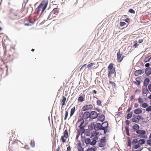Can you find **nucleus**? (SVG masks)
Returning <instances> with one entry per match:
<instances>
[{
  "mask_svg": "<svg viewBox=\"0 0 151 151\" xmlns=\"http://www.w3.org/2000/svg\"><path fill=\"white\" fill-rule=\"evenodd\" d=\"M108 70H113V64L112 63H111L109 64V65L108 67Z\"/></svg>",
  "mask_w": 151,
  "mask_h": 151,
  "instance_id": "obj_30",
  "label": "nucleus"
},
{
  "mask_svg": "<svg viewBox=\"0 0 151 151\" xmlns=\"http://www.w3.org/2000/svg\"><path fill=\"white\" fill-rule=\"evenodd\" d=\"M145 109L146 111L147 112H149L151 111V106H147V107Z\"/></svg>",
  "mask_w": 151,
  "mask_h": 151,
  "instance_id": "obj_48",
  "label": "nucleus"
},
{
  "mask_svg": "<svg viewBox=\"0 0 151 151\" xmlns=\"http://www.w3.org/2000/svg\"><path fill=\"white\" fill-rule=\"evenodd\" d=\"M85 142L86 145H89L90 144L91 140L89 138H87L85 139Z\"/></svg>",
  "mask_w": 151,
  "mask_h": 151,
  "instance_id": "obj_29",
  "label": "nucleus"
},
{
  "mask_svg": "<svg viewBox=\"0 0 151 151\" xmlns=\"http://www.w3.org/2000/svg\"><path fill=\"white\" fill-rule=\"evenodd\" d=\"M144 73L143 69L137 70L134 72V75L135 76H137L139 75L142 74Z\"/></svg>",
  "mask_w": 151,
  "mask_h": 151,
  "instance_id": "obj_6",
  "label": "nucleus"
},
{
  "mask_svg": "<svg viewBox=\"0 0 151 151\" xmlns=\"http://www.w3.org/2000/svg\"><path fill=\"white\" fill-rule=\"evenodd\" d=\"M150 65V64L149 63H146L145 65V66L147 67V68H150L149 67Z\"/></svg>",
  "mask_w": 151,
  "mask_h": 151,
  "instance_id": "obj_62",
  "label": "nucleus"
},
{
  "mask_svg": "<svg viewBox=\"0 0 151 151\" xmlns=\"http://www.w3.org/2000/svg\"><path fill=\"white\" fill-rule=\"evenodd\" d=\"M95 65V63H91L87 65V67L88 68H90L93 65Z\"/></svg>",
  "mask_w": 151,
  "mask_h": 151,
  "instance_id": "obj_47",
  "label": "nucleus"
},
{
  "mask_svg": "<svg viewBox=\"0 0 151 151\" xmlns=\"http://www.w3.org/2000/svg\"><path fill=\"white\" fill-rule=\"evenodd\" d=\"M148 106V104L146 103H145L141 105V106L144 108H146Z\"/></svg>",
  "mask_w": 151,
  "mask_h": 151,
  "instance_id": "obj_36",
  "label": "nucleus"
},
{
  "mask_svg": "<svg viewBox=\"0 0 151 151\" xmlns=\"http://www.w3.org/2000/svg\"><path fill=\"white\" fill-rule=\"evenodd\" d=\"M48 4V1H46L45 2V4L44 5V7H43L42 9H43L44 10H45V9H46L47 7V5Z\"/></svg>",
  "mask_w": 151,
  "mask_h": 151,
  "instance_id": "obj_41",
  "label": "nucleus"
},
{
  "mask_svg": "<svg viewBox=\"0 0 151 151\" xmlns=\"http://www.w3.org/2000/svg\"><path fill=\"white\" fill-rule=\"evenodd\" d=\"M126 24V23L124 22H120V25L121 27L123 26H124Z\"/></svg>",
  "mask_w": 151,
  "mask_h": 151,
  "instance_id": "obj_51",
  "label": "nucleus"
},
{
  "mask_svg": "<svg viewBox=\"0 0 151 151\" xmlns=\"http://www.w3.org/2000/svg\"><path fill=\"white\" fill-rule=\"evenodd\" d=\"M122 54H121L119 50L117 52V57L118 60L119 62H121L122 60V58H121Z\"/></svg>",
  "mask_w": 151,
  "mask_h": 151,
  "instance_id": "obj_8",
  "label": "nucleus"
},
{
  "mask_svg": "<svg viewBox=\"0 0 151 151\" xmlns=\"http://www.w3.org/2000/svg\"><path fill=\"white\" fill-rule=\"evenodd\" d=\"M145 142V140L144 139H140L138 141L139 144L141 145L144 144Z\"/></svg>",
  "mask_w": 151,
  "mask_h": 151,
  "instance_id": "obj_23",
  "label": "nucleus"
},
{
  "mask_svg": "<svg viewBox=\"0 0 151 151\" xmlns=\"http://www.w3.org/2000/svg\"><path fill=\"white\" fill-rule=\"evenodd\" d=\"M136 132L137 134H139L138 136V137H141L142 135H145L146 134V132L145 130H138L136 131Z\"/></svg>",
  "mask_w": 151,
  "mask_h": 151,
  "instance_id": "obj_4",
  "label": "nucleus"
},
{
  "mask_svg": "<svg viewBox=\"0 0 151 151\" xmlns=\"http://www.w3.org/2000/svg\"><path fill=\"white\" fill-rule=\"evenodd\" d=\"M91 113L89 112L86 111L85 112L83 115V118L85 119H86L89 117H90Z\"/></svg>",
  "mask_w": 151,
  "mask_h": 151,
  "instance_id": "obj_7",
  "label": "nucleus"
},
{
  "mask_svg": "<svg viewBox=\"0 0 151 151\" xmlns=\"http://www.w3.org/2000/svg\"><path fill=\"white\" fill-rule=\"evenodd\" d=\"M98 137L97 136L95 137L92 139V141L90 142V144L92 146L95 145L96 143V140L98 139Z\"/></svg>",
  "mask_w": 151,
  "mask_h": 151,
  "instance_id": "obj_9",
  "label": "nucleus"
},
{
  "mask_svg": "<svg viewBox=\"0 0 151 151\" xmlns=\"http://www.w3.org/2000/svg\"><path fill=\"white\" fill-rule=\"evenodd\" d=\"M101 130H103L104 131V133L105 134L107 132V129H105L104 128H102V129H101Z\"/></svg>",
  "mask_w": 151,
  "mask_h": 151,
  "instance_id": "obj_56",
  "label": "nucleus"
},
{
  "mask_svg": "<svg viewBox=\"0 0 151 151\" xmlns=\"http://www.w3.org/2000/svg\"><path fill=\"white\" fill-rule=\"evenodd\" d=\"M48 4V1H46L45 2V4L44 5V7H43L42 9H43L44 10H45V9H46L47 7V5Z\"/></svg>",
  "mask_w": 151,
  "mask_h": 151,
  "instance_id": "obj_42",
  "label": "nucleus"
},
{
  "mask_svg": "<svg viewBox=\"0 0 151 151\" xmlns=\"http://www.w3.org/2000/svg\"><path fill=\"white\" fill-rule=\"evenodd\" d=\"M127 142H128V146L131 147V140L130 139L129 137H127Z\"/></svg>",
  "mask_w": 151,
  "mask_h": 151,
  "instance_id": "obj_34",
  "label": "nucleus"
},
{
  "mask_svg": "<svg viewBox=\"0 0 151 151\" xmlns=\"http://www.w3.org/2000/svg\"><path fill=\"white\" fill-rule=\"evenodd\" d=\"M78 101L80 102H82L84 101V99L82 96H80L78 98Z\"/></svg>",
  "mask_w": 151,
  "mask_h": 151,
  "instance_id": "obj_31",
  "label": "nucleus"
},
{
  "mask_svg": "<svg viewBox=\"0 0 151 151\" xmlns=\"http://www.w3.org/2000/svg\"><path fill=\"white\" fill-rule=\"evenodd\" d=\"M68 111H67L65 112V117H64V119L65 120H66L67 119V117L68 116Z\"/></svg>",
  "mask_w": 151,
  "mask_h": 151,
  "instance_id": "obj_53",
  "label": "nucleus"
},
{
  "mask_svg": "<svg viewBox=\"0 0 151 151\" xmlns=\"http://www.w3.org/2000/svg\"><path fill=\"white\" fill-rule=\"evenodd\" d=\"M148 89L150 92H151V84H149L148 86Z\"/></svg>",
  "mask_w": 151,
  "mask_h": 151,
  "instance_id": "obj_63",
  "label": "nucleus"
},
{
  "mask_svg": "<svg viewBox=\"0 0 151 151\" xmlns=\"http://www.w3.org/2000/svg\"><path fill=\"white\" fill-rule=\"evenodd\" d=\"M29 22L30 23H31L32 24H34L35 21V20L34 19L33 20H32L31 19H29Z\"/></svg>",
  "mask_w": 151,
  "mask_h": 151,
  "instance_id": "obj_61",
  "label": "nucleus"
},
{
  "mask_svg": "<svg viewBox=\"0 0 151 151\" xmlns=\"http://www.w3.org/2000/svg\"><path fill=\"white\" fill-rule=\"evenodd\" d=\"M68 132L67 130L66 129L64 132L63 135L65 137V138H67L68 137Z\"/></svg>",
  "mask_w": 151,
  "mask_h": 151,
  "instance_id": "obj_22",
  "label": "nucleus"
},
{
  "mask_svg": "<svg viewBox=\"0 0 151 151\" xmlns=\"http://www.w3.org/2000/svg\"><path fill=\"white\" fill-rule=\"evenodd\" d=\"M129 12L132 14H134L135 13L134 11L132 9H129Z\"/></svg>",
  "mask_w": 151,
  "mask_h": 151,
  "instance_id": "obj_49",
  "label": "nucleus"
},
{
  "mask_svg": "<svg viewBox=\"0 0 151 151\" xmlns=\"http://www.w3.org/2000/svg\"><path fill=\"white\" fill-rule=\"evenodd\" d=\"M148 91V90L146 87L145 88L143 89L142 93L144 94H147V92Z\"/></svg>",
  "mask_w": 151,
  "mask_h": 151,
  "instance_id": "obj_35",
  "label": "nucleus"
},
{
  "mask_svg": "<svg viewBox=\"0 0 151 151\" xmlns=\"http://www.w3.org/2000/svg\"><path fill=\"white\" fill-rule=\"evenodd\" d=\"M109 70L108 77L109 78H111V74H114L115 72V68H114L113 70Z\"/></svg>",
  "mask_w": 151,
  "mask_h": 151,
  "instance_id": "obj_14",
  "label": "nucleus"
},
{
  "mask_svg": "<svg viewBox=\"0 0 151 151\" xmlns=\"http://www.w3.org/2000/svg\"><path fill=\"white\" fill-rule=\"evenodd\" d=\"M99 134V132H98L96 131H93L91 135V138H92L94 136H97Z\"/></svg>",
  "mask_w": 151,
  "mask_h": 151,
  "instance_id": "obj_18",
  "label": "nucleus"
},
{
  "mask_svg": "<svg viewBox=\"0 0 151 151\" xmlns=\"http://www.w3.org/2000/svg\"><path fill=\"white\" fill-rule=\"evenodd\" d=\"M140 147V145L139 144L136 145L135 146L134 148L135 149H137V148H138L139 147Z\"/></svg>",
  "mask_w": 151,
  "mask_h": 151,
  "instance_id": "obj_58",
  "label": "nucleus"
},
{
  "mask_svg": "<svg viewBox=\"0 0 151 151\" xmlns=\"http://www.w3.org/2000/svg\"><path fill=\"white\" fill-rule=\"evenodd\" d=\"M43 5L44 4L42 3V2L41 3L36 9L35 12L37 13H39L41 9V8Z\"/></svg>",
  "mask_w": 151,
  "mask_h": 151,
  "instance_id": "obj_12",
  "label": "nucleus"
},
{
  "mask_svg": "<svg viewBox=\"0 0 151 151\" xmlns=\"http://www.w3.org/2000/svg\"><path fill=\"white\" fill-rule=\"evenodd\" d=\"M125 129L126 134L128 136H129L130 134H129V128L127 126H126L125 127Z\"/></svg>",
  "mask_w": 151,
  "mask_h": 151,
  "instance_id": "obj_27",
  "label": "nucleus"
},
{
  "mask_svg": "<svg viewBox=\"0 0 151 151\" xmlns=\"http://www.w3.org/2000/svg\"><path fill=\"white\" fill-rule=\"evenodd\" d=\"M142 111L140 109L138 108L135 109L134 111V113L136 114H139L142 113Z\"/></svg>",
  "mask_w": 151,
  "mask_h": 151,
  "instance_id": "obj_17",
  "label": "nucleus"
},
{
  "mask_svg": "<svg viewBox=\"0 0 151 151\" xmlns=\"http://www.w3.org/2000/svg\"><path fill=\"white\" fill-rule=\"evenodd\" d=\"M35 143L34 140H31L30 142V145L32 147H34L35 146Z\"/></svg>",
  "mask_w": 151,
  "mask_h": 151,
  "instance_id": "obj_38",
  "label": "nucleus"
},
{
  "mask_svg": "<svg viewBox=\"0 0 151 151\" xmlns=\"http://www.w3.org/2000/svg\"><path fill=\"white\" fill-rule=\"evenodd\" d=\"M90 130L89 129H86V136H89L91 134L90 133Z\"/></svg>",
  "mask_w": 151,
  "mask_h": 151,
  "instance_id": "obj_32",
  "label": "nucleus"
},
{
  "mask_svg": "<svg viewBox=\"0 0 151 151\" xmlns=\"http://www.w3.org/2000/svg\"><path fill=\"white\" fill-rule=\"evenodd\" d=\"M105 116L103 114H101L99 115L98 117V119L101 122H103L105 120Z\"/></svg>",
  "mask_w": 151,
  "mask_h": 151,
  "instance_id": "obj_11",
  "label": "nucleus"
},
{
  "mask_svg": "<svg viewBox=\"0 0 151 151\" xmlns=\"http://www.w3.org/2000/svg\"><path fill=\"white\" fill-rule=\"evenodd\" d=\"M65 137L62 136L61 137V139L62 140L63 142L64 143L66 142V140L64 138Z\"/></svg>",
  "mask_w": 151,
  "mask_h": 151,
  "instance_id": "obj_52",
  "label": "nucleus"
},
{
  "mask_svg": "<svg viewBox=\"0 0 151 151\" xmlns=\"http://www.w3.org/2000/svg\"><path fill=\"white\" fill-rule=\"evenodd\" d=\"M48 4V1H46L45 2V4L44 5V7H43L42 9H43L44 10H45V9H46L47 7V5Z\"/></svg>",
  "mask_w": 151,
  "mask_h": 151,
  "instance_id": "obj_43",
  "label": "nucleus"
},
{
  "mask_svg": "<svg viewBox=\"0 0 151 151\" xmlns=\"http://www.w3.org/2000/svg\"><path fill=\"white\" fill-rule=\"evenodd\" d=\"M99 114L100 113H97L96 111H92L91 113L90 118L91 119H96L98 117V116Z\"/></svg>",
  "mask_w": 151,
  "mask_h": 151,
  "instance_id": "obj_2",
  "label": "nucleus"
},
{
  "mask_svg": "<svg viewBox=\"0 0 151 151\" xmlns=\"http://www.w3.org/2000/svg\"><path fill=\"white\" fill-rule=\"evenodd\" d=\"M79 133L80 134H81V135L84 133H85V129L84 128H82L81 129V130L79 131Z\"/></svg>",
  "mask_w": 151,
  "mask_h": 151,
  "instance_id": "obj_37",
  "label": "nucleus"
},
{
  "mask_svg": "<svg viewBox=\"0 0 151 151\" xmlns=\"http://www.w3.org/2000/svg\"><path fill=\"white\" fill-rule=\"evenodd\" d=\"M96 127V125L95 124L94 122H92L89 123L88 126L89 129L91 130H93L94 129L95 131L96 130V129L95 128Z\"/></svg>",
  "mask_w": 151,
  "mask_h": 151,
  "instance_id": "obj_5",
  "label": "nucleus"
},
{
  "mask_svg": "<svg viewBox=\"0 0 151 151\" xmlns=\"http://www.w3.org/2000/svg\"><path fill=\"white\" fill-rule=\"evenodd\" d=\"M97 148L95 146L92 147H89L88 148L86 151H96Z\"/></svg>",
  "mask_w": 151,
  "mask_h": 151,
  "instance_id": "obj_21",
  "label": "nucleus"
},
{
  "mask_svg": "<svg viewBox=\"0 0 151 151\" xmlns=\"http://www.w3.org/2000/svg\"><path fill=\"white\" fill-rule=\"evenodd\" d=\"M96 130H101V129H102L103 126L102 125L99 123H96Z\"/></svg>",
  "mask_w": 151,
  "mask_h": 151,
  "instance_id": "obj_13",
  "label": "nucleus"
},
{
  "mask_svg": "<svg viewBox=\"0 0 151 151\" xmlns=\"http://www.w3.org/2000/svg\"><path fill=\"white\" fill-rule=\"evenodd\" d=\"M86 66V64H85L82 67L80 68V70H84L85 69V67Z\"/></svg>",
  "mask_w": 151,
  "mask_h": 151,
  "instance_id": "obj_54",
  "label": "nucleus"
},
{
  "mask_svg": "<svg viewBox=\"0 0 151 151\" xmlns=\"http://www.w3.org/2000/svg\"><path fill=\"white\" fill-rule=\"evenodd\" d=\"M150 80L148 78H146L144 81V85L146 87H147V85L150 82Z\"/></svg>",
  "mask_w": 151,
  "mask_h": 151,
  "instance_id": "obj_16",
  "label": "nucleus"
},
{
  "mask_svg": "<svg viewBox=\"0 0 151 151\" xmlns=\"http://www.w3.org/2000/svg\"><path fill=\"white\" fill-rule=\"evenodd\" d=\"M103 128L107 129L108 127V124L107 121H105L102 123Z\"/></svg>",
  "mask_w": 151,
  "mask_h": 151,
  "instance_id": "obj_19",
  "label": "nucleus"
},
{
  "mask_svg": "<svg viewBox=\"0 0 151 151\" xmlns=\"http://www.w3.org/2000/svg\"><path fill=\"white\" fill-rule=\"evenodd\" d=\"M57 8H55L52 11V12H51L52 13V15L53 14L57 15L58 14V12H55L54 11L55 10H57Z\"/></svg>",
  "mask_w": 151,
  "mask_h": 151,
  "instance_id": "obj_46",
  "label": "nucleus"
},
{
  "mask_svg": "<svg viewBox=\"0 0 151 151\" xmlns=\"http://www.w3.org/2000/svg\"><path fill=\"white\" fill-rule=\"evenodd\" d=\"M145 73L147 76H150L151 74V68H146L145 70Z\"/></svg>",
  "mask_w": 151,
  "mask_h": 151,
  "instance_id": "obj_10",
  "label": "nucleus"
},
{
  "mask_svg": "<svg viewBox=\"0 0 151 151\" xmlns=\"http://www.w3.org/2000/svg\"><path fill=\"white\" fill-rule=\"evenodd\" d=\"M109 83L112 86L113 88L114 87V88H115L116 87V84L114 82H113L111 81H109Z\"/></svg>",
  "mask_w": 151,
  "mask_h": 151,
  "instance_id": "obj_39",
  "label": "nucleus"
},
{
  "mask_svg": "<svg viewBox=\"0 0 151 151\" xmlns=\"http://www.w3.org/2000/svg\"><path fill=\"white\" fill-rule=\"evenodd\" d=\"M140 79L141 78L140 77H138L137 78L135 79L136 81H134V83L137 86H139L140 84L141 83L140 81Z\"/></svg>",
  "mask_w": 151,
  "mask_h": 151,
  "instance_id": "obj_15",
  "label": "nucleus"
},
{
  "mask_svg": "<svg viewBox=\"0 0 151 151\" xmlns=\"http://www.w3.org/2000/svg\"><path fill=\"white\" fill-rule=\"evenodd\" d=\"M139 126L138 124H135L132 127V129L135 131L138 130L139 129Z\"/></svg>",
  "mask_w": 151,
  "mask_h": 151,
  "instance_id": "obj_20",
  "label": "nucleus"
},
{
  "mask_svg": "<svg viewBox=\"0 0 151 151\" xmlns=\"http://www.w3.org/2000/svg\"><path fill=\"white\" fill-rule=\"evenodd\" d=\"M66 98L64 96H63V99L62 100V105L63 106L65 105V102L66 100Z\"/></svg>",
  "mask_w": 151,
  "mask_h": 151,
  "instance_id": "obj_26",
  "label": "nucleus"
},
{
  "mask_svg": "<svg viewBox=\"0 0 151 151\" xmlns=\"http://www.w3.org/2000/svg\"><path fill=\"white\" fill-rule=\"evenodd\" d=\"M138 142V140L137 139H134L132 141V144L133 145L134 144H136Z\"/></svg>",
  "mask_w": 151,
  "mask_h": 151,
  "instance_id": "obj_45",
  "label": "nucleus"
},
{
  "mask_svg": "<svg viewBox=\"0 0 151 151\" xmlns=\"http://www.w3.org/2000/svg\"><path fill=\"white\" fill-rule=\"evenodd\" d=\"M75 110V107L72 108L70 111V116H73L74 114Z\"/></svg>",
  "mask_w": 151,
  "mask_h": 151,
  "instance_id": "obj_25",
  "label": "nucleus"
},
{
  "mask_svg": "<svg viewBox=\"0 0 151 151\" xmlns=\"http://www.w3.org/2000/svg\"><path fill=\"white\" fill-rule=\"evenodd\" d=\"M136 119L137 120V121H139V120L140 119H143V118L142 117V116H140L139 115H137V117L136 118Z\"/></svg>",
  "mask_w": 151,
  "mask_h": 151,
  "instance_id": "obj_33",
  "label": "nucleus"
},
{
  "mask_svg": "<svg viewBox=\"0 0 151 151\" xmlns=\"http://www.w3.org/2000/svg\"><path fill=\"white\" fill-rule=\"evenodd\" d=\"M78 151H84L83 148L82 147H78Z\"/></svg>",
  "mask_w": 151,
  "mask_h": 151,
  "instance_id": "obj_59",
  "label": "nucleus"
},
{
  "mask_svg": "<svg viewBox=\"0 0 151 151\" xmlns=\"http://www.w3.org/2000/svg\"><path fill=\"white\" fill-rule=\"evenodd\" d=\"M96 103L97 105L99 106H100L101 105V101L100 100H97L96 101Z\"/></svg>",
  "mask_w": 151,
  "mask_h": 151,
  "instance_id": "obj_55",
  "label": "nucleus"
},
{
  "mask_svg": "<svg viewBox=\"0 0 151 151\" xmlns=\"http://www.w3.org/2000/svg\"><path fill=\"white\" fill-rule=\"evenodd\" d=\"M151 59V57L148 56L147 57H145L144 59V61L145 62H149Z\"/></svg>",
  "mask_w": 151,
  "mask_h": 151,
  "instance_id": "obj_28",
  "label": "nucleus"
},
{
  "mask_svg": "<svg viewBox=\"0 0 151 151\" xmlns=\"http://www.w3.org/2000/svg\"><path fill=\"white\" fill-rule=\"evenodd\" d=\"M48 4V1H46L45 2V4L44 5V7H43L42 9H43L44 10H45V9H46L47 7V5Z\"/></svg>",
  "mask_w": 151,
  "mask_h": 151,
  "instance_id": "obj_40",
  "label": "nucleus"
},
{
  "mask_svg": "<svg viewBox=\"0 0 151 151\" xmlns=\"http://www.w3.org/2000/svg\"><path fill=\"white\" fill-rule=\"evenodd\" d=\"M133 113L132 111H130L129 112L127 116V118L129 119H130L132 116Z\"/></svg>",
  "mask_w": 151,
  "mask_h": 151,
  "instance_id": "obj_24",
  "label": "nucleus"
},
{
  "mask_svg": "<svg viewBox=\"0 0 151 151\" xmlns=\"http://www.w3.org/2000/svg\"><path fill=\"white\" fill-rule=\"evenodd\" d=\"M136 118L135 117L131 119V120L133 122H135L136 123H138L139 121L136 120Z\"/></svg>",
  "mask_w": 151,
  "mask_h": 151,
  "instance_id": "obj_44",
  "label": "nucleus"
},
{
  "mask_svg": "<svg viewBox=\"0 0 151 151\" xmlns=\"http://www.w3.org/2000/svg\"><path fill=\"white\" fill-rule=\"evenodd\" d=\"M55 17V16H53V15L52 14V13L51 12L49 15L48 18H51V17Z\"/></svg>",
  "mask_w": 151,
  "mask_h": 151,
  "instance_id": "obj_60",
  "label": "nucleus"
},
{
  "mask_svg": "<svg viewBox=\"0 0 151 151\" xmlns=\"http://www.w3.org/2000/svg\"><path fill=\"white\" fill-rule=\"evenodd\" d=\"M138 102L139 104H141L143 102V99L139 97L138 99Z\"/></svg>",
  "mask_w": 151,
  "mask_h": 151,
  "instance_id": "obj_50",
  "label": "nucleus"
},
{
  "mask_svg": "<svg viewBox=\"0 0 151 151\" xmlns=\"http://www.w3.org/2000/svg\"><path fill=\"white\" fill-rule=\"evenodd\" d=\"M147 144L151 146V140L150 139H149L147 141Z\"/></svg>",
  "mask_w": 151,
  "mask_h": 151,
  "instance_id": "obj_57",
  "label": "nucleus"
},
{
  "mask_svg": "<svg viewBox=\"0 0 151 151\" xmlns=\"http://www.w3.org/2000/svg\"><path fill=\"white\" fill-rule=\"evenodd\" d=\"M93 106L91 104L85 105L82 107V110L83 111L89 110L93 108Z\"/></svg>",
  "mask_w": 151,
  "mask_h": 151,
  "instance_id": "obj_3",
  "label": "nucleus"
},
{
  "mask_svg": "<svg viewBox=\"0 0 151 151\" xmlns=\"http://www.w3.org/2000/svg\"><path fill=\"white\" fill-rule=\"evenodd\" d=\"M106 144V138L103 137L100 139V143L99 144L98 146L100 147H105Z\"/></svg>",
  "mask_w": 151,
  "mask_h": 151,
  "instance_id": "obj_1",
  "label": "nucleus"
},
{
  "mask_svg": "<svg viewBox=\"0 0 151 151\" xmlns=\"http://www.w3.org/2000/svg\"><path fill=\"white\" fill-rule=\"evenodd\" d=\"M125 122H126V124L127 125H129V123H130V122H129V121L128 120H127L125 121Z\"/></svg>",
  "mask_w": 151,
  "mask_h": 151,
  "instance_id": "obj_64",
  "label": "nucleus"
}]
</instances>
